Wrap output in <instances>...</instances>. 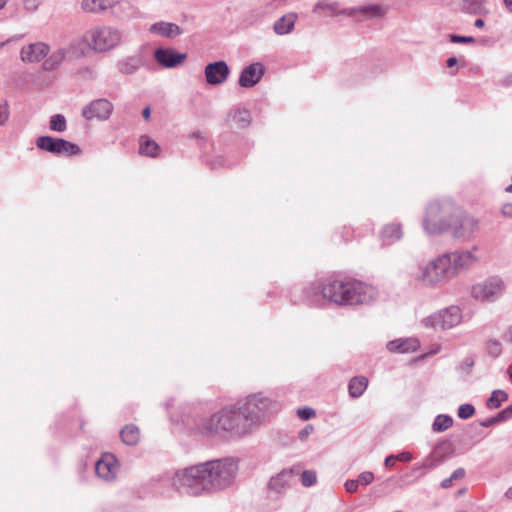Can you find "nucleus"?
Returning <instances> with one entry per match:
<instances>
[{"mask_svg":"<svg viewBox=\"0 0 512 512\" xmlns=\"http://www.w3.org/2000/svg\"><path fill=\"white\" fill-rule=\"evenodd\" d=\"M196 431L206 438L223 437L227 434L245 436L249 427L243 425L236 405H229L202 418L196 424Z\"/></svg>","mask_w":512,"mask_h":512,"instance_id":"nucleus-1","label":"nucleus"},{"mask_svg":"<svg viewBox=\"0 0 512 512\" xmlns=\"http://www.w3.org/2000/svg\"><path fill=\"white\" fill-rule=\"evenodd\" d=\"M303 292L310 304L324 298L336 305H348L352 299V282L343 274L334 273L311 283Z\"/></svg>","mask_w":512,"mask_h":512,"instance_id":"nucleus-2","label":"nucleus"},{"mask_svg":"<svg viewBox=\"0 0 512 512\" xmlns=\"http://www.w3.org/2000/svg\"><path fill=\"white\" fill-rule=\"evenodd\" d=\"M236 406L243 425L249 427V433L259 427L268 414L280 410L279 402L262 392L248 395L242 404Z\"/></svg>","mask_w":512,"mask_h":512,"instance_id":"nucleus-3","label":"nucleus"},{"mask_svg":"<svg viewBox=\"0 0 512 512\" xmlns=\"http://www.w3.org/2000/svg\"><path fill=\"white\" fill-rule=\"evenodd\" d=\"M459 207L449 199L433 200L425 209L422 227L428 235L448 232Z\"/></svg>","mask_w":512,"mask_h":512,"instance_id":"nucleus-4","label":"nucleus"},{"mask_svg":"<svg viewBox=\"0 0 512 512\" xmlns=\"http://www.w3.org/2000/svg\"><path fill=\"white\" fill-rule=\"evenodd\" d=\"M411 278L422 287L434 289L454 278L449 258L444 254L420 264Z\"/></svg>","mask_w":512,"mask_h":512,"instance_id":"nucleus-5","label":"nucleus"},{"mask_svg":"<svg viewBox=\"0 0 512 512\" xmlns=\"http://www.w3.org/2000/svg\"><path fill=\"white\" fill-rule=\"evenodd\" d=\"M122 40V32L110 26L88 30L82 38L71 42V48L79 47L80 55H84V47L95 52H106L117 47Z\"/></svg>","mask_w":512,"mask_h":512,"instance_id":"nucleus-6","label":"nucleus"},{"mask_svg":"<svg viewBox=\"0 0 512 512\" xmlns=\"http://www.w3.org/2000/svg\"><path fill=\"white\" fill-rule=\"evenodd\" d=\"M210 492L220 491L233 485L238 473V462L233 458H223L203 463Z\"/></svg>","mask_w":512,"mask_h":512,"instance_id":"nucleus-7","label":"nucleus"},{"mask_svg":"<svg viewBox=\"0 0 512 512\" xmlns=\"http://www.w3.org/2000/svg\"><path fill=\"white\" fill-rule=\"evenodd\" d=\"M205 474L203 463L184 468L175 473L173 485L179 491L192 496L210 492Z\"/></svg>","mask_w":512,"mask_h":512,"instance_id":"nucleus-8","label":"nucleus"},{"mask_svg":"<svg viewBox=\"0 0 512 512\" xmlns=\"http://www.w3.org/2000/svg\"><path fill=\"white\" fill-rule=\"evenodd\" d=\"M463 313L459 306L451 305L440 309L421 321V325L429 329L450 330L461 324Z\"/></svg>","mask_w":512,"mask_h":512,"instance_id":"nucleus-9","label":"nucleus"},{"mask_svg":"<svg viewBox=\"0 0 512 512\" xmlns=\"http://www.w3.org/2000/svg\"><path fill=\"white\" fill-rule=\"evenodd\" d=\"M504 290L503 280L493 276L474 284L471 288V296L477 301L494 302L502 296Z\"/></svg>","mask_w":512,"mask_h":512,"instance_id":"nucleus-10","label":"nucleus"},{"mask_svg":"<svg viewBox=\"0 0 512 512\" xmlns=\"http://www.w3.org/2000/svg\"><path fill=\"white\" fill-rule=\"evenodd\" d=\"M478 230L479 220L473 216L463 213L459 208L448 233H450L454 239L468 241Z\"/></svg>","mask_w":512,"mask_h":512,"instance_id":"nucleus-11","label":"nucleus"},{"mask_svg":"<svg viewBox=\"0 0 512 512\" xmlns=\"http://www.w3.org/2000/svg\"><path fill=\"white\" fill-rule=\"evenodd\" d=\"M36 146L49 153L59 156H74L81 152L80 147L63 138H55L52 136H41L36 140Z\"/></svg>","mask_w":512,"mask_h":512,"instance_id":"nucleus-12","label":"nucleus"},{"mask_svg":"<svg viewBox=\"0 0 512 512\" xmlns=\"http://www.w3.org/2000/svg\"><path fill=\"white\" fill-rule=\"evenodd\" d=\"M475 251L476 247H474L472 250H461L445 253V255L450 260L454 277H456L460 271L469 270L478 263L479 258Z\"/></svg>","mask_w":512,"mask_h":512,"instance_id":"nucleus-13","label":"nucleus"},{"mask_svg":"<svg viewBox=\"0 0 512 512\" xmlns=\"http://www.w3.org/2000/svg\"><path fill=\"white\" fill-rule=\"evenodd\" d=\"M113 104L105 98H99L91 101L82 108L81 115L88 121L97 119L99 121H105L109 119L113 112Z\"/></svg>","mask_w":512,"mask_h":512,"instance_id":"nucleus-14","label":"nucleus"},{"mask_svg":"<svg viewBox=\"0 0 512 512\" xmlns=\"http://www.w3.org/2000/svg\"><path fill=\"white\" fill-rule=\"evenodd\" d=\"M119 471V464L116 457L111 453H105L95 463L96 475L106 481L111 482L116 479Z\"/></svg>","mask_w":512,"mask_h":512,"instance_id":"nucleus-15","label":"nucleus"},{"mask_svg":"<svg viewBox=\"0 0 512 512\" xmlns=\"http://www.w3.org/2000/svg\"><path fill=\"white\" fill-rule=\"evenodd\" d=\"M108 10L120 20L136 19L140 16L138 7L130 0H109Z\"/></svg>","mask_w":512,"mask_h":512,"instance_id":"nucleus-16","label":"nucleus"},{"mask_svg":"<svg viewBox=\"0 0 512 512\" xmlns=\"http://www.w3.org/2000/svg\"><path fill=\"white\" fill-rule=\"evenodd\" d=\"M378 297L377 288L369 282L354 279V305H369Z\"/></svg>","mask_w":512,"mask_h":512,"instance_id":"nucleus-17","label":"nucleus"},{"mask_svg":"<svg viewBox=\"0 0 512 512\" xmlns=\"http://www.w3.org/2000/svg\"><path fill=\"white\" fill-rule=\"evenodd\" d=\"M68 54H76L80 56L79 47L71 48V43L68 47H61L54 50L51 54L44 59L42 63V69L47 72L57 70L60 65L65 61Z\"/></svg>","mask_w":512,"mask_h":512,"instance_id":"nucleus-18","label":"nucleus"},{"mask_svg":"<svg viewBox=\"0 0 512 512\" xmlns=\"http://www.w3.org/2000/svg\"><path fill=\"white\" fill-rule=\"evenodd\" d=\"M50 53V47L44 42H35L23 46L20 51V58L25 63H39Z\"/></svg>","mask_w":512,"mask_h":512,"instance_id":"nucleus-19","label":"nucleus"},{"mask_svg":"<svg viewBox=\"0 0 512 512\" xmlns=\"http://www.w3.org/2000/svg\"><path fill=\"white\" fill-rule=\"evenodd\" d=\"M154 58L162 67L174 68L181 65L187 58V55L177 52L173 48L160 47L154 51Z\"/></svg>","mask_w":512,"mask_h":512,"instance_id":"nucleus-20","label":"nucleus"},{"mask_svg":"<svg viewBox=\"0 0 512 512\" xmlns=\"http://www.w3.org/2000/svg\"><path fill=\"white\" fill-rule=\"evenodd\" d=\"M297 474L298 472L295 473L294 469H283L280 473L270 479L268 489L278 496L285 494L291 487L294 476Z\"/></svg>","mask_w":512,"mask_h":512,"instance_id":"nucleus-21","label":"nucleus"},{"mask_svg":"<svg viewBox=\"0 0 512 512\" xmlns=\"http://www.w3.org/2000/svg\"><path fill=\"white\" fill-rule=\"evenodd\" d=\"M206 82L210 85H219L226 81L229 75V67L225 61L209 63L205 67Z\"/></svg>","mask_w":512,"mask_h":512,"instance_id":"nucleus-22","label":"nucleus"},{"mask_svg":"<svg viewBox=\"0 0 512 512\" xmlns=\"http://www.w3.org/2000/svg\"><path fill=\"white\" fill-rule=\"evenodd\" d=\"M263 73L262 64L252 63L241 71L238 84L243 88L254 87L261 80Z\"/></svg>","mask_w":512,"mask_h":512,"instance_id":"nucleus-23","label":"nucleus"},{"mask_svg":"<svg viewBox=\"0 0 512 512\" xmlns=\"http://www.w3.org/2000/svg\"><path fill=\"white\" fill-rule=\"evenodd\" d=\"M445 446H448L446 443L437 444L433 451L426 457V459L422 463H416L413 466L414 471L424 470L430 471L435 469L437 466L442 464L446 460V456L442 453V450Z\"/></svg>","mask_w":512,"mask_h":512,"instance_id":"nucleus-24","label":"nucleus"},{"mask_svg":"<svg viewBox=\"0 0 512 512\" xmlns=\"http://www.w3.org/2000/svg\"><path fill=\"white\" fill-rule=\"evenodd\" d=\"M313 13L319 17H335L341 14L352 15V9H341L338 2L320 0L313 7Z\"/></svg>","mask_w":512,"mask_h":512,"instance_id":"nucleus-25","label":"nucleus"},{"mask_svg":"<svg viewBox=\"0 0 512 512\" xmlns=\"http://www.w3.org/2000/svg\"><path fill=\"white\" fill-rule=\"evenodd\" d=\"M387 13V9L379 4H367L354 7V20L365 21L381 18Z\"/></svg>","mask_w":512,"mask_h":512,"instance_id":"nucleus-26","label":"nucleus"},{"mask_svg":"<svg viewBox=\"0 0 512 512\" xmlns=\"http://www.w3.org/2000/svg\"><path fill=\"white\" fill-rule=\"evenodd\" d=\"M420 347V341L415 337L399 338L386 344L388 351L392 353L415 352Z\"/></svg>","mask_w":512,"mask_h":512,"instance_id":"nucleus-27","label":"nucleus"},{"mask_svg":"<svg viewBox=\"0 0 512 512\" xmlns=\"http://www.w3.org/2000/svg\"><path fill=\"white\" fill-rule=\"evenodd\" d=\"M297 19L298 15L295 12H289L283 15L274 22V33L279 36L290 34L294 30Z\"/></svg>","mask_w":512,"mask_h":512,"instance_id":"nucleus-28","label":"nucleus"},{"mask_svg":"<svg viewBox=\"0 0 512 512\" xmlns=\"http://www.w3.org/2000/svg\"><path fill=\"white\" fill-rule=\"evenodd\" d=\"M228 121L233 123L236 128L244 129L251 124L252 117L249 110L241 107H234L229 111Z\"/></svg>","mask_w":512,"mask_h":512,"instance_id":"nucleus-29","label":"nucleus"},{"mask_svg":"<svg viewBox=\"0 0 512 512\" xmlns=\"http://www.w3.org/2000/svg\"><path fill=\"white\" fill-rule=\"evenodd\" d=\"M381 240L385 245H391L403 237L402 225L400 223H390L381 230Z\"/></svg>","mask_w":512,"mask_h":512,"instance_id":"nucleus-30","label":"nucleus"},{"mask_svg":"<svg viewBox=\"0 0 512 512\" xmlns=\"http://www.w3.org/2000/svg\"><path fill=\"white\" fill-rule=\"evenodd\" d=\"M149 32L168 38H174L181 34V29L174 23L160 21L152 24L149 28Z\"/></svg>","mask_w":512,"mask_h":512,"instance_id":"nucleus-31","label":"nucleus"},{"mask_svg":"<svg viewBox=\"0 0 512 512\" xmlns=\"http://www.w3.org/2000/svg\"><path fill=\"white\" fill-rule=\"evenodd\" d=\"M160 146L149 136L142 135L139 139V153L144 156L156 158L160 153Z\"/></svg>","mask_w":512,"mask_h":512,"instance_id":"nucleus-32","label":"nucleus"},{"mask_svg":"<svg viewBox=\"0 0 512 512\" xmlns=\"http://www.w3.org/2000/svg\"><path fill=\"white\" fill-rule=\"evenodd\" d=\"M141 67V59L139 56H129L117 63L120 73L125 75L134 74Z\"/></svg>","mask_w":512,"mask_h":512,"instance_id":"nucleus-33","label":"nucleus"},{"mask_svg":"<svg viewBox=\"0 0 512 512\" xmlns=\"http://www.w3.org/2000/svg\"><path fill=\"white\" fill-rule=\"evenodd\" d=\"M122 442L126 445L133 446L139 442L140 430L133 424L126 425L120 431Z\"/></svg>","mask_w":512,"mask_h":512,"instance_id":"nucleus-34","label":"nucleus"},{"mask_svg":"<svg viewBox=\"0 0 512 512\" xmlns=\"http://www.w3.org/2000/svg\"><path fill=\"white\" fill-rule=\"evenodd\" d=\"M82 9L91 13H104L109 9V0H83Z\"/></svg>","mask_w":512,"mask_h":512,"instance_id":"nucleus-35","label":"nucleus"},{"mask_svg":"<svg viewBox=\"0 0 512 512\" xmlns=\"http://www.w3.org/2000/svg\"><path fill=\"white\" fill-rule=\"evenodd\" d=\"M453 425V418L446 414H439L435 417L432 423V430L434 432H444Z\"/></svg>","mask_w":512,"mask_h":512,"instance_id":"nucleus-36","label":"nucleus"},{"mask_svg":"<svg viewBox=\"0 0 512 512\" xmlns=\"http://www.w3.org/2000/svg\"><path fill=\"white\" fill-rule=\"evenodd\" d=\"M508 399V394L501 389L494 390L490 397L487 399L486 406L489 409H497L501 406L502 402Z\"/></svg>","mask_w":512,"mask_h":512,"instance_id":"nucleus-37","label":"nucleus"},{"mask_svg":"<svg viewBox=\"0 0 512 512\" xmlns=\"http://www.w3.org/2000/svg\"><path fill=\"white\" fill-rule=\"evenodd\" d=\"M49 128L52 131L64 132L67 128L65 117L62 114H55L51 116L49 121Z\"/></svg>","mask_w":512,"mask_h":512,"instance_id":"nucleus-38","label":"nucleus"},{"mask_svg":"<svg viewBox=\"0 0 512 512\" xmlns=\"http://www.w3.org/2000/svg\"><path fill=\"white\" fill-rule=\"evenodd\" d=\"M368 387V379L365 376L354 377V398L361 396Z\"/></svg>","mask_w":512,"mask_h":512,"instance_id":"nucleus-39","label":"nucleus"},{"mask_svg":"<svg viewBox=\"0 0 512 512\" xmlns=\"http://www.w3.org/2000/svg\"><path fill=\"white\" fill-rule=\"evenodd\" d=\"M465 476V470L463 468L456 469L449 478L443 479L441 481V487L443 489H448L453 485V481L462 479Z\"/></svg>","mask_w":512,"mask_h":512,"instance_id":"nucleus-40","label":"nucleus"},{"mask_svg":"<svg viewBox=\"0 0 512 512\" xmlns=\"http://www.w3.org/2000/svg\"><path fill=\"white\" fill-rule=\"evenodd\" d=\"M486 350L490 356L496 358L502 353L501 343L498 340L489 339L486 342Z\"/></svg>","mask_w":512,"mask_h":512,"instance_id":"nucleus-41","label":"nucleus"},{"mask_svg":"<svg viewBox=\"0 0 512 512\" xmlns=\"http://www.w3.org/2000/svg\"><path fill=\"white\" fill-rule=\"evenodd\" d=\"M317 482L316 472L312 470H305L301 473V483L304 487H311Z\"/></svg>","mask_w":512,"mask_h":512,"instance_id":"nucleus-42","label":"nucleus"},{"mask_svg":"<svg viewBox=\"0 0 512 512\" xmlns=\"http://www.w3.org/2000/svg\"><path fill=\"white\" fill-rule=\"evenodd\" d=\"M374 479V474L370 471L362 472L356 481H354V492L357 489L358 485H368L370 484Z\"/></svg>","mask_w":512,"mask_h":512,"instance_id":"nucleus-43","label":"nucleus"},{"mask_svg":"<svg viewBox=\"0 0 512 512\" xmlns=\"http://www.w3.org/2000/svg\"><path fill=\"white\" fill-rule=\"evenodd\" d=\"M475 413V408L471 404H462L458 408V417L460 419H468Z\"/></svg>","mask_w":512,"mask_h":512,"instance_id":"nucleus-44","label":"nucleus"},{"mask_svg":"<svg viewBox=\"0 0 512 512\" xmlns=\"http://www.w3.org/2000/svg\"><path fill=\"white\" fill-rule=\"evenodd\" d=\"M474 364H475V357L467 356L461 361V363L459 365V369L463 373L468 374L471 371V369L473 368Z\"/></svg>","mask_w":512,"mask_h":512,"instance_id":"nucleus-45","label":"nucleus"},{"mask_svg":"<svg viewBox=\"0 0 512 512\" xmlns=\"http://www.w3.org/2000/svg\"><path fill=\"white\" fill-rule=\"evenodd\" d=\"M10 116L9 105L7 102L0 104V126L6 124Z\"/></svg>","mask_w":512,"mask_h":512,"instance_id":"nucleus-46","label":"nucleus"},{"mask_svg":"<svg viewBox=\"0 0 512 512\" xmlns=\"http://www.w3.org/2000/svg\"><path fill=\"white\" fill-rule=\"evenodd\" d=\"M297 415L303 420H309L315 416V411L311 407H302L297 410Z\"/></svg>","mask_w":512,"mask_h":512,"instance_id":"nucleus-47","label":"nucleus"},{"mask_svg":"<svg viewBox=\"0 0 512 512\" xmlns=\"http://www.w3.org/2000/svg\"><path fill=\"white\" fill-rule=\"evenodd\" d=\"M449 39L453 43H461V44H467V43H474L475 39L471 36H460L456 34L449 35Z\"/></svg>","mask_w":512,"mask_h":512,"instance_id":"nucleus-48","label":"nucleus"},{"mask_svg":"<svg viewBox=\"0 0 512 512\" xmlns=\"http://www.w3.org/2000/svg\"><path fill=\"white\" fill-rule=\"evenodd\" d=\"M40 3V0H24V8L29 12H34Z\"/></svg>","mask_w":512,"mask_h":512,"instance_id":"nucleus-49","label":"nucleus"},{"mask_svg":"<svg viewBox=\"0 0 512 512\" xmlns=\"http://www.w3.org/2000/svg\"><path fill=\"white\" fill-rule=\"evenodd\" d=\"M314 428L311 425L305 426L298 433V437L300 440L304 441L308 438V436L313 432Z\"/></svg>","mask_w":512,"mask_h":512,"instance_id":"nucleus-50","label":"nucleus"},{"mask_svg":"<svg viewBox=\"0 0 512 512\" xmlns=\"http://www.w3.org/2000/svg\"><path fill=\"white\" fill-rule=\"evenodd\" d=\"M512 416V405L502 410L498 415L497 418L499 421L507 420Z\"/></svg>","mask_w":512,"mask_h":512,"instance_id":"nucleus-51","label":"nucleus"},{"mask_svg":"<svg viewBox=\"0 0 512 512\" xmlns=\"http://www.w3.org/2000/svg\"><path fill=\"white\" fill-rule=\"evenodd\" d=\"M395 458H396V460L401 461V462H409L412 460L413 457L410 452L403 451V452L395 455Z\"/></svg>","mask_w":512,"mask_h":512,"instance_id":"nucleus-52","label":"nucleus"},{"mask_svg":"<svg viewBox=\"0 0 512 512\" xmlns=\"http://www.w3.org/2000/svg\"><path fill=\"white\" fill-rule=\"evenodd\" d=\"M501 214L504 217L512 218V203H506L501 208Z\"/></svg>","mask_w":512,"mask_h":512,"instance_id":"nucleus-53","label":"nucleus"},{"mask_svg":"<svg viewBox=\"0 0 512 512\" xmlns=\"http://www.w3.org/2000/svg\"><path fill=\"white\" fill-rule=\"evenodd\" d=\"M396 461L395 455H389L385 459V466L390 467L393 466Z\"/></svg>","mask_w":512,"mask_h":512,"instance_id":"nucleus-54","label":"nucleus"},{"mask_svg":"<svg viewBox=\"0 0 512 512\" xmlns=\"http://www.w3.org/2000/svg\"><path fill=\"white\" fill-rule=\"evenodd\" d=\"M150 115H151V110H150V107H146L143 109L142 111V116L145 120H148L150 118Z\"/></svg>","mask_w":512,"mask_h":512,"instance_id":"nucleus-55","label":"nucleus"},{"mask_svg":"<svg viewBox=\"0 0 512 512\" xmlns=\"http://www.w3.org/2000/svg\"><path fill=\"white\" fill-rule=\"evenodd\" d=\"M457 62H458V60H457L456 57H450V58L447 59L446 63H447L448 67H453V66H455L457 64Z\"/></svg>","mask_w":512,"mask_h":512,"instance_id":"nucleus-56","label":"nucleus"},{"mask_svg":"<svg viewBox=\"0 0 512 512\" xmlns=\"http://www.w3.org/2000/svg\"><path fill=\"white\" fill-rule=\"evenodd\" d=\"M496 422H499V420H498L497 416H496V417H492V418L488 419L486 422L482 423V425H484V426H489V425H492V424H494V423H496Z\"/></svg>","mask_w":512,"mask_h":512,"instance_id":"nucleus-57","label":"nucleus"},{"mask_svg":"<svg viewBox=\"0 0 512 512\" xmlns=\"http://www.w3.org/2000/svg\"><path fill=\"white\" fill-rule=\"evenodd\" d=\"M503 3L507 11L512 13V0H503Z\"/></svg>","mask_w":512,"mask_h":512,"instance_id":"nucleus-58","label":"nucleus"},{"mask_svg":"<svg viewBox=\"0 0 512 512\" xmlns=\"http://www.w3.org/2000/svg\"><path fill=\"white\" fill-rule=\"evenodd\" d=\"M441 349L440 345H436L430 352L426 353V356L437 354Z\"/></svg>","mask_w":512,"mask_h":512,"instance_id":"nucleus-59","label":"nucleus"},{"mask_svg":"<svg viewBox=\"0 0 512 512\" xmlns=\"http://www.w3.org/2000/svg\"><path fill=\"white\" fill-rule=\"evenodd\" d=\"M503 83H504L506 86H510V85H512V74L507 75V76L504 78Z\"/></svg>","mask_w":512,"mask_h":512,"instance_id":"nucleus-60","label":"nucleus"},{"mask_svg":"<svg viewBox=\"0 0 512 512\" xmlns=\"http://www.w3.org/2000/svg\"><path fill=\"white\" fill-rule=\"evenodd\" d=\"M504 497L508 500H512V486L506 490Z\"/></svg>","mask_w":512,"mask_h":512,"instance_id":"nucleus-61","label":"nucleus"},{"mask_svg":"<svg viewBox=\"0 0 512 512\" xmlns=\"http://www.w3.org/2000/svg\"><path fill=\"white\" fill-rule=\"evenodd\" d=\"M344 486L347 492H352V480H347Z\"/></svg>","mask_w":512,"mask_h":512,"instance_id":"nucleus-62","label":"nucleus"},{"mask_svg":"<svg viewBox=\"0 0 512 512\" xmlns=\"http://www.w3.org/2000/svg\"><path fill=\"white\" fill-rule=\"evenodd\" d=\"M474 26L477 28H482L484 27V21L482 19H477L474 22Z\"/></svg>","mask_w":512,"mask_h":512,"instance_id":"nucleus-63","label":"nucleus"},{"mask_svg":"<svg viewBox=\"0 0 512 512\" xmlns=\"http://www.w3.org/2000/svg\"><path fill=\"white\" fill-rule=\"evenodd\" d=\"M507 374L512 382V366H509L508 369H507Z\"/></svg>","mask_w":512,"mask_h":512,"instance_id":"nucleus-64","label":"nucleus"}]
</instances>
